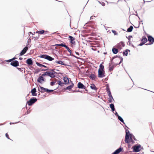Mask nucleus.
I'll list each match as a JSON object with an SVG mask.
<instances>
[{
	"mask_svg": "<svg viewBox=\"0 0 154 154\" xmlns=\"http://www.w3.org/2000/svg\"><path fill=\"white\" fill-rule=\"evenodd\" d=\"M26 63L29 65H32V61L31 59L29 58L26 60Z\"/></svg>",
	"mask_w": 154,
	"mask_h": 154,
	"instance_id": "nucleus-20",
	"label": "nucleus"
},
{
	"mask_svg": "<svg viewBox=\"0 0 154 154\" xmlns=\"http://www.w3.org/2000/svg\"><path fill=\"white\" fill-rule=\"evenodd\" d=\"M16 58L15 57H14V58H13L11 59V60H12V61L14 60H15L16 59Z\"/></svg>",
	"mask_w": 154,
	"mask_h": 154,
	"instance_id": "nucleus-48",
	"label": "nucleus"
},
{
	"mask_svg": "<svg viewBox=\"0 0 154 154\" xmlns=\"http://www.w3.org/2000/svg\"><path fill=\"white\" fill-rule=\"evenodd\" d=\"M5 136H6V137L8 139H10V138H9V136L8 135V133H7L5 134Z\"/></svg>",
	"mask_w": 154,
	"mask_h": 154,
	"instance_id": "nucleus-41",
	"label": "nucleus"
},
{
	"mask_svg": "<svg viewBox=\"0 0 154 154\" xmlns=\"http://www.w3.org/2000/svg\"><path fill=\"white\" fill-rule=\"evenodd\" d=\"M132 37V36H129V37Z\"/></svg>",
	"mask_w": 154,
	"mask_h": 154,
	"instance_id": "nucleus-57",
	"label": "nucleus"
},
{
	"mask_svg": "<svg viewBox=\"0 0 154 154\" xmlns=\"http://www.w3.org/2000/svg\"><path fill=\"white\" fill-rule=\"evenodd\" d=\"M47 70V69H46L44 70V71H46V70Z\"/></svg>",
	"mask_w": 154,
	"mask_h": 154,
	"instance_id": "nucleus-55",
	"label": "nucleus"
},
{
	"mask_svg": "<svg viewBox=\"0 0 154 154\" xmlns=\"http://www.w3.org/2000/svg\"><path fill=\"white\" fill-rule=\"evenodd\" d=\"M19 59H20V60H22V58H20H20H19Z\"/></svg>",
	"mask_w": 154,
	"mask_h": 154,
	"instance_id": "nucleus-50",
	"label": "nucleus"
},
{
	"mask_svg": "<svg viewBox=\"0 0 154 154\" xmlns=\"http://www.w3.org/2000/svg\"><path fill=\"white\" fill-rule=\"evenodd\" d=\"M28 49V48L27 47H25L22 51L20 53V55L22 56L26 52Z\"/></svg>",
	"mask_w": 154,
	"mask_h": 154,
	"instance_id": "nucleus-11",
	"label": "nucleus"
},
{
	"mask_svg": "<svg viewBox=\"0 0 154 154\" xmlns=\"http://www.w3.org/2000/svg\"><path fill=\"white\" fill-rule=\"evenodd\" d=\"M29 33H30V34H32V33L31 32H30Z\"/></svg>",
	"mask_w": 154,
	"mask_h": 154,
	"instance_id": "nucleus-56",
	"label": "nucleus"
},
{
	"mask_svg": "<svg viewBox=\"0 0 154 154\" xmlns=\"http://www.w3.org/2000/svg\"><path fill=\"white\" fill-rule=\"evenodd\" d=\"M69 38L70 41V43L72 44L75 45V38L73 37L69 36Z\"/></svg>",
	"mask_w": 154,
	"mask_h": 154,
	"instance_id": "nucleus-10",
	"label": "nucleus"
},
{
	"mask_svg": "<svg viewBox=\"0 0 154 154\" xmlns=\"http://www.w3.org/2000/svg\"><path fill=\"white\" fill-rule=\"evenodd\" d=\"M35 33V32H34V33H33V34H32V35H34Z\"/></svg>",
	"mask_w": 154,
	"mask_h": 154,
	"instance_id": "nucleus-53",
	"label": "nucleus"
},
{
	"mask_svg": "<svg viewBox=\"0 0 154 154\" xmlns=\"http://www.w3.org/2000/svg\"><path fill=\"white\" fill-rule=\"evenodd\" d=\"M55 46H61L62 47H65L66 46V45L64 44H63L62 43H61V44H57L55 45Z\"/></svg>",
	"mask_w": 154,
	"mask_h": 154,
	"instance_id": "nucleus-33",
	"label": "nucleus"
},
{
	"mask_svg": "<svg viewBox=\"0 0 154 154\" xmlns=\"http://www.w3.org/2000/svg\"><path fill=\"white\" fill-rule=\"evenodd\" d=\"M133 139H134V140H136V139L134 136V138H133Z\"/></svg>",
	"mask_w": 154,
	"mask_h": 154,
	"instance_id": "nucleus-49",
	"label": "nucleus"
},
{
	"mask_svg": "<svg viewBox=\"0 0 154 154\" xmlns=\"http://www.w3.org/2000/svg\"><path fill=\"white\" fill-rule=\"evenodd\" d=\"M35 33V32H34V33H33V34H32V35H34Z\"/></svg>",
	"mask_w": 154,
	"mask_h": 154,
	"instance_id": "nucleus-52",
	"label": "nucleus"
},
{
	"mask_svg": "<svg viewBox=\"0 0 154 154\" xmlns=\"http://www.w3.org/2000/svg\"><path fill=\"white\" fill-rule=\"evenodd\" d=\"M35 33V32H34V33H33V34H32V35H34Z\"/></svg>",
	"mask_w": 154,
	"mask_h": 154,
	"instance_id": "nucleus-54",
	"label": "nucleus"
},
{
	"mask_svg": "<svg viewBox=\"0 0 154 154\" xmlns=\"http://www.w3.org/2000/svg\"><path fill=\"white\" fill-rule=\"evenodd\" d=\"M54 63H57L60 64L61 65L64 64L63 62L61 60H60L59 61L56 60L54 62Z\"/></svg>",
	"mask_w": 154,
	"mask_h": 154,
	"instance_id": "nucleus-31",
	"label": "nucleus"
},
{
	"mask_svg": "<svg viewBox=\"0 0 154 154\" xmlns=\"http://www.w3.org/2000/svg\"><path fill=\"white\" fill-rule=\"evenodd\" d=\"M36 64H37V65L38 66H40V67H41V66H42V67H44L45 68H47V69H48V68H47V66L44 65H43L42 64H41L40 63H39L38 62H36Z\"/></svg>",
	"mask_w": 154,
	"mask_h": 154,
	"instance_id": "nucleus-28",
	"label": "nucleus"
},
{
	"mask_svg": "<svg viewBox=\"0 0 154 154\" xmlns=\"http://www.w3.org/2000/svg\"><path fill=\"white\" fill-rule=\"evenodd\" d=\"M64 81V84H67L69 82V79L67 77H64L63 79Z\"/></svg>",
	"mask_w": 154,
	"mask_h": 154,
	"instance_id": "nucleus-17",
	"label": "nucleus"
},
{
	"mask_svg": "<svg viewBox=\"0 0 154 154\" xmlns=\"http://www.w3.org/2000/svg\"><path fill=\"white\" fill-rule=\"evenodd\" d=\"M122 149L121 148H119L116 150L112 154H118L122 150Z\"/></svg>",
	"mask_w": 154,
	"mask_h": 154,
	"instance_id": "nucleus-14",
	"label": "nucleus"
},
{
	"mask_svg": "<svg viewBox=\"0 0 154 154\" xmlns=\"http://www.w3.org/2000/svg\"><path fill=\"white\" fill-rule=\"evenodd\" d=\"M147 41V38L145 36H143L141 40L142 42H143V44H145Z\"/></svg>",
	"mask_w": 154,
	"mask_h": 154,
	"instance_id": "nucleus-19",
	"label": "nucleus"
},
{
	"mask_svg": "<svg viewBox=\"0 0 154 154\" xmlns=\"http://www.w3.org/2000/svg\"><path fill=\"white\" fill-rule=\"evenodd\" d=\"M6 61L8 62H10L12 61V60H11V59L8 60Z\"/></svg>",
	"mask_w": 154,
	"mask_h": 154,
	"instance_id": "nucleus-43",
	"label": "nucleus"
},
{
	"mask_svg": "<svg viewBox=\"0 0 154 154\" xmlns=\"http://www.w3.org/2000/svg\"><path fill=\"white\" fill-rule=\"evenodd\" d=\"M36 92V89L35 88L32 89L31 91L32 95L33 96H36L37 94L35 93Z\"/></svg>",
	"mask_w": 154,
	"mask_h": 154,
	"instance_id": "nucleus-16",
	"label": "nucleus"
},
{
	"mask_svg": "<svg viewBox=\"0 0 154 154\" xmlns=\"http://www.w3.org/2000/svg\"><path fill=\"white\" fill-rule=\"evenodd\" d=\"M141 146L140 145L134 146L133 147V151L134 152H138L140 151L141 150Z\"/></svg>",
	"mask_w": 154,
	"mask_h": 154,
	"instance_id": "nucleus-4",
	"label": "nucleus"
},
{
	"mask_svg": "<svg viewBox=\"0 0 154 154\" xmlns=\"http://www.w3.org/2000/svg\"><path fill=\"white\" fill-rule=\"evenodd\" d=\"M78 87L79 88L81 89H85V87L80 82L78 83Z\"/></svg>",
	"mask_w": 154,
	"mask_h": 154,
	"instance_id": "nucleus-12",
	"label": "nucleus"
},
{
	"mask_svg": "<svg viewBox=\"0 0 154 154\" xmlns=\"http://www.w3.org/2000/svg\"><path fill=\"white\" fill-rule=\"evenodd\" d=\"M107 91L108 92V95L109 97V101L110 103H112V100H114V99L111 95V92L109 90H107Z\"/></svg>",
	"mask_w": 154,
	"mask_h": 154,
	"instance_id": "nucleus-5",
	"label": "nucleus"
},
{
	"mask_svg": "<svg viewBox=\"0 0 154 154\" xmlns=\"http://www.w3.org/2000/svg\"><path fill=\"white\" fill-rule=\"evenodd\" d=\"M37 101V99L36 98H33L30 99L29 101H27V103L29 106H31L33 104L35 103Z\"/></svg>",
	"mask_w": 154,
	"mask_h": 154,
	"instance_id": "nucleus-3",
	"label": "nucleus"
},
{
	"mask_svg": "<svg viewBox=\"0 0 154 154\" xmlns=\"http://www.w3.org/2000/svg\"><path fill=\"white\" fill-rule=\"evenodd\" d=\"M39 57L40 58L46 59L50 61H51L54 59L53 58L46 54L41 55L40 56H39Z\"/></svg>",
	"mask_w": 154,
	"mask_h": 154,
	"instance_id": "nucleus-2",
	"label": "nucleus"
},
{
	"mask_svg": "<svg viewBox=\"0 0 154 154\" xmlns=\"http://www.w3.org/2000/svg\"><path fill=\"white\" fill-rule=\"evenodd\" d=\"M17 69H18L19 70H20V71H21L22 72L23 71H25V69L23 68H18V67H17Z\"/></svg>",
	"mask_w": 154,
	"mask_h": 154,
	"instance_id": "nucleus-37",
	"label": "nucleus"
},
{
	"mask_svg": "<svg viewBox=\"0 0 154 154\" xmlns=\"http://www.w3.org/2000/svg\"><path fill=\"white\" fill-rule=\"evenodd\" d=\"M66 48L67 50L71 54L72 53V51L71 50L69 49V48L66 45V46L65 47Z\"/></svg>",
	"mask_w": 154,
	"mask_h": 154,
	"instance_id": "nucleus-35",
	"label": "nucleus"
},
{
	"mask_svg": "<svg viewBox=\"0 0 154 154\" xmlns=\"http://www.w3.org/2000/svg\"><path fill=\"white\" fill-rule=\"evenodd\" d=\"M121 63V61H120L118 64H120Z\"/></svg>",
	"mask_w": 154,
	"mask_h": 154,
	"instance_id": "nucleus-51",
	"label": "nucleus"
},
{
	"mask_svg": "<svg viewBox=\"0 0 154 154\" xmlns=\"http://www.w3.org/2000/svg\"><path fill=\"white\" fill-rule=\"evenodd\" d=\"M153 6H154V4L153 5Z\"/></svg>",
	"mask_w": 154,
	"mask_h": 154,
	"instance_id": "nucleus-58",
	"label": "nucleus"
},
{
	"mask_svg": "<svg viewBox=\"0 0 154 154\" xmlns=\"http://www.w3.org/2000/svg\"><path fill=\"white\" fill-rule=\"evenodd\" d=\"M125 46V44L124 42H121L117 44V47L118 48L121 49L122 48V47H124Z\"/></svg>",
	"mask_w": 154,
	"mask_h": 154,
	"instance_id": "nucleus-6",
	"label": "nucleus"
},
{
	"mask_svg": "<svg viewBox=\"0 0 154 154\" xmlns=\"http://www.w3.org/2000/svg\"><path fill=\"white\" fill-rule=\"evenodd\" d=\"M90 88L91 89L95 90H97V88L94 84H91Z\"/></svg>",
	"mask_w": 154,
	"mask_h": 154,
	"instance_id": "nucleus-21",
	"label": "nucleus"
},
{
	"mask_svg": "<svg viewBox=\"0 0 154 154\" xmlns=\"http://www.w3.org/2000/svg\"><path fill=\"white\" fill-rule=\"evenodd\" d=\"M115 114L116 116H117L118 117V116H119V115L118 113H117V112H116V113H115Z\"/></svg>",
	"mask_w": 154,
	"mask_h": 154,
	"instance_id": "nucleus-45",
	"label": "nucleus"
},
{
	"mask_svg": "<svg viewBox=\"0 0 154 154\" xmlns=\"http://www.w3.org/2000/svg\"><path fill=\"white\" fill-rule=\"evenodd\" d=\"M114 67L115 66L114 65H112L111 64H109V70L110 72L112 71Z\"/></svg>",
	"mask_w": 154,
	"mask_h": 154,
	"instance_id": "nucleus-18",
	"label": "nucleus"
},
{
	"mask_svg": "<svg viewBox=\"0 0 154 154\" xmlns=\"http://www.w3.org/2000/svg\"><path fill=\"white\" fill-rule=\"evenodd\" d=\"M45 35V37H49L51 34L48 31H45L44 33L43 34Z\"/></svg>",
	"mask_w": 154,
	"mask_h": 154,
	"instance_id": "nucleus-23",
	"label": "nucleus"
},
{
	"mask_svg": "<svg viewBox=\"0 0 154 154\" xmlns=\"http://www.w3.org/2000/svg\"><path fill=\"white\" fill-rule=\"evenodd\" d=\"M134 136L130 133L129 131H127V130L126 131V135L125 141L127 143H131L133 144L134 143V141L133 140V138Z\"/></svg>",
	"mask_w": 154,
	"mask_h": 154,
	"instance_id": "nucleus-1",
	"label": "nucleus"
},
{
	"mask_svg": "<svg viewBox=\"0 0 154 154\" xmlns=\"http://www.w3.org/2000/svg\"><path fill=\"white\" fill-rule=\"evenodd\" d=\"M96 76L94 74H91L90 76V79L94 80H95L96 79Z\"/></svg>",
	"mask_w": 154,
	"mask_h": 154,
	"instance_id": "nucleus-26",
	"label": "nucleus"
},
{
	"mask_svg": "<svg viewBox=\"0 0 154 154\" xmlns=\"http://www.w3.org/2000/svg\"><path fill=\"white\" fill-rule=\"evenodd\" d=\"M53 91V90H49L48 89L46 88L45 92H51Z\"/></svg>",
	"mask_w": 154,
	"mask_h": 154,
	"instance_id": "nucleus-39",
	"label": "nucleus"
},
{
	"mask_svg": "<svg viewBox=\"0 0 154 154\" xmlns=\"http://www.w3.org/2000/svg\"><path fill=\"white\" fill-rule=\"evenodd\" d=\"M102 71H103L100 70V69H99L98 71V77L100 78H103L105 76L104 73H103Z\"/></svg>",
	"mask_w": 154,
	"mask_h": 154,
	"instance_id": "nucleus-9",
	"label": "nucleus"
},
{
	"mask_svg": "<svg viewBox=\"0 0 154 154\" xmlns=\"http://www.w3.org/2000/svg\"><path fill=\"white\" fill-rule=\"evenodd\" d=\"M46 75H48V76H49V71L46 72Z\"/></svg>",
	"mask_w": 154,
	"mask_h": 154,
	"instance_id": "nucleus-42",
	"label": "nucleus"
},
{
	"mask_svg": "<svg viewBox=\"0 0 154 154\" xmlns=\"http://www.w3.org/2000/svg\"><path fill=\"white\" fill-rule=\"evenodd\" d=\"M123 54L124 55H125V56H127L128 54V51L126 50L125 51L123 52Z\"/></svg>",
	"mask_w": 154,
	"mask_h": 154,
	"instance_id": "nucleus-38",
	"label": "nucleus"
},
{
	"mask_svg": "<svg viewBox=\"0 0 154 154\" xmlns=\"http://www.w3.org/2000/svg\"><path fill=\"white\" fill-rule=\"evenodd\" d=\"M57 84L61 86H63V84H64V83H63V82L60 81H57Z\"/></svg>",
	"mask_w": 154,
	"mask_h": 154,
	"instance_id": "nucleus-32",
	"label": "nucleus"
},
{
	"mask_svg": "<svg viewBox=\"0 0 154 154\" xmlns=\"http://www.w3.org/2000/svg\"><path fill=\"white\" fill-rule=\"evenodd\" d=\"M118 119L120 121H121V122H123V123H124V121H123V119L121 118V117H120V116H118Z\"/></svg>",
	"mask_w": 154,
	"mask_h": 154,
	"instance_id": "nucleus-36",
	"label": "nucleus"
},
{
	"mask_svg": "<svg viewBox=\"0 0 154 154\" xmlns=\"http://www.w3.org/2000/svg\"><path fill=\"white\" fill-rule=\"evenodd\" d=\"M56 82H51V86H53L54 85V84Z\"/></svg>",
	"mask_w": 154,
	"mask_h": 154,
	"instance_id": "nucleus-40",
	"label": "nucleus"
},
{
	"mask_svg": "<svg viewBox=\"0 0 154 154\" xmlns=\"http://www.w3.org/2000/svg\"><path fill=\"white\" fill-rule=\"evenodd\" d=\"M110 108L112 110V111H114L115 110V109L114 108V106L113 104L111 103L110 105Z\"/></svg>",
	"mask_w": 154,
	"mask_h": 154,
	"instance_id": "nucleus-30",
	"label": "nucleus"
},
{
	"mask_svg": "<svg viewBox=\"0 0 154 154\" xmlns=\"http://www.w3.org/2000/svg\"><path fill=\"white\" fill-rule=\"evenodd\" d=\"M74 85L73 83H72L71 85L68 86L66 88V90H70L72 88Z\"/></svg>",
	"mask_w": 154,
	"mask_h": 154,
	"instance_id": "nucleus-24",
	"label": "nucleus"
},
{
	"mask_svg": "<svg viewBox=\"0 0 154 154\" xmlns=\"http://www.w3.org/2000/svg\"><path fill=\"white\" fill-rule=\"evenodd\" d=\"M45 32V30H40L39 31H37L36 33L40 34H43Z\"/></svg>",
	"mask_w": 154,
	"mask_h": 154,
	"instance_id": "nucleus-22",
	"label": "nucleus"
},
{
	"mask_svg": "<svg viewBox=\"0 0 154 154\" xmlns=\"http://www.w3.org/2000/svg\"><path fill=\"white\" fill-rule=\"evenodd\" d=\"M11 65L14 67H17L19 65V63L17 60H14L11 63Z\"/></svg>",
	"mask_w": 154,
	"mask_h": 154,
	"instance_id": "nucleus-8",
	"label": "nucleus"
},
{
	"mask_svg": "<svg viewBox=\"0 0 154 154\" xmlns=\"http://www.w3.org/2000/svg\"><path fill=\"white\" fill-rule=\"evenodd\" d=\"M112 51L114 54H116L118 52V50L117 49L115 48H113L112 49Z\"/></svg>",
	"mask_w": 154,
	"mask_h": 154,
	"instance_id": "nucleus-27",
	"label": "nucleus"
},
{
	"mask_svg": "<svg viewBox=\"0 0 154 154\" xmlns=\"http://www.w3.org/2000/svg\"><path fill=\"white\" fill-rule=\"evenodd\" d=\"M104 69V66L103 65L101 64L100 65V68L99 69H100V70L103 71Z\"/></svg>",
	"mask_w": 154,
	"mask_h": 154,
	"instance_id": "nucleus-34",
	"label": "nucleus"
},
{
	"mask_svg": "<svg viewBox=\"0 0 154 154\" xmlns=\"http://www.w3.org/2000/svg\"><path fill=\"white\" fill-rule=\"evenodd\" d=\"M55 73L56 72H49V76L51 78H54L55 77Z\"/></svg>",
	"mask_w": 154,
	"mask_h": 154,
	"instance_id": "nucleus-15",
	"label": "nucleus"
},
{
	"mask_svg": "<svg viewBox=\"0 0 154 154\" xmlns=\"http://www.w3.org/2000/svg\"><path fill=\"white\" fill-rule=\"evenodd\" d=\"M40 88L41 90V91H40L41 92H42V93L45 92L46 88H44V87L40 86Z\"/></svg>",
	"mask_w": 154,
	"mask_h": 154,
	"instance_id": "nucleus-25",
	"label": "nucleus"
},
{
	"mask_svg": "<svg viewBox=\"0 0 154 154\" xmlns=\"http://www.w3.org/2000/svg\"><path fill=\"white\" fill-rule=\"evenodd\" d=\"M148 40L150 42V45L152 44L154 42V38L150 35L148 36Z\"/></svg>",
	"mask_w": 154,
	"mask_h": 154,
	"instance_id": "nucleus-7",
	"label": "nucleus"
},
{
	"mask_svg": "<svg viewBox=\"0 0 154 154\" xmlns=\"http://www.w3.org/2000/svg\"><path fill=\"white\" fill-rule=\"evenodd\" d=\"M143 44V42H142L141 43H140V44H139V45L140 46H142L143 44Z\"/></svg>",
	"mask_w": 154,
	"mask_h": 154,
	"instance_id": "nucleus-47",
	"label": "nucleus"
},
{
	"mask_svg": "<svg viewBox=\"0 0 154 154\" xmlns=\"http://www.w3.org/2000/svg\"><path fill=\"white\" fill-rule=\"evenodd\" d=\"M42 75L43 77L45 76V75H46V72H45L44 73L42 74Z\"/></svg>",
	"mask_w": 154,
	"mask_h": 154,
	"instance_id": "nucleus-44",
	"label": "nucleus"
},
{
	"mask_svg": "<svg viewBox=\"0 0 154 154\" xmlns=\"http://www.w3.org/2000/svg\"><path fill=\"white\" fill-rule=\"evenodd\" d=\"M95 17L94 16H91L90 17V19H93L94 17Z\"/></svg>",
	"mask_w": 154,
	"mask_h": 154,
	"instance_id": "nucleus-46",
	"label": "nucleus"
},
{
	"mask_svg": "<svg viewBox=\"0 0 154 154\" xmlns=\"http://www.w3.org/2000/svg\"><path fill=\"white\" fill-rule=\"evenodd\" d=\"M133 29V26H130V27L128 28V29H127V32H131L132 31Z\"/></svg>",
	"mask_w": 154,
	"mask_h": 154,
	"instance_id": "nucleus-29",
	"label": "nucleus"
},
{
	"mask_svg": "<svg viewBox=\"0 0 154 154\" xmlns=\"http://www.w3.org/2000/svg\"><path fill=\"white\" fill-rule=\"evenodd\" d=\"M37 81L38 82L42 83V82L44 81V79L43 78V77L42 75L40 76L37 80Z\"/></svg>",
	"mask_w": 154,
	"mask_h": 154,
	"instance_id": "nucleus-13",
	"label": "nucleus"
}]
</instances>
